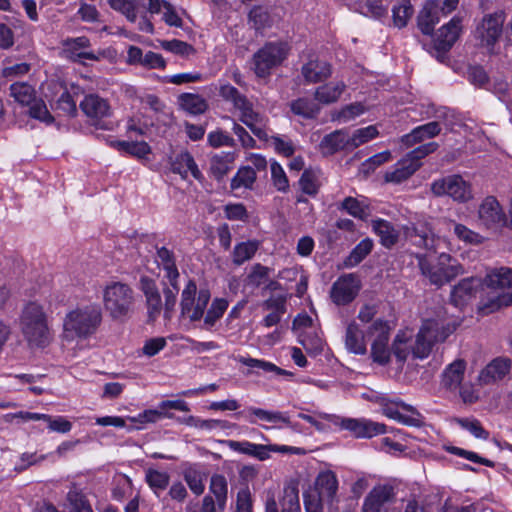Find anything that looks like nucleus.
<instances>
[{"instance_id": "59", "label": "nucleus", "mask_w": 512, "mask_h": 512, "mask_svg": "<svg viewBox=\"0 0 512 512\" xmlns=\"http://www.w3.org/2000/svg\"><path fill=\"white\" fill-rule=\"evenodd\" d=\"M291 109L295 114L306 118H313L319 112V108L308 99H298L294 101L291 104Z\"/></svg>"}, {"instance_id": "17", "label": "nucleus", "mask_w": 512, "mask_h": 512, "mask_svg": "<svg viewBox=\"0 0 512 512\" xmlns=\"http://www.w3.org/2000/svg\"><path fill=\"white\" fill-rule=\"evenodd\" d=\"M511 360L497 357L490 361L479 373L477 381L480 385H491L503 380L511 370Z\"/></svg>"}, {"instance_id": "45", "label": "nucleus", "mask_w": 512, "mask_h": 512, "mask_svg": "<svg viewBox=\"0 0 512 512\" xmlns=\"http://www.w3.org/2000/svg\"><path fill=\"white\" fill-rule=\"evenodd\" d=\"M299 448L285 445H263L252 443L250 456L264 461L270 457L271 452H293L298 453Z\"/></svg>"}, {"instance_id": "10", "label": "nucleus", "mask_w": 512, "mask_h": 512, "mask_svg": "<svg viewBox=\"0 0 512 512\" xmlns=\"http://www.w3.org/2000/svg\"><path fill=\"white\" fill-rule=\"evenodd\" d=\"M435 142L421 145L408 153L404 158L399 160L390 170H388L384 179L387 183L399 184L407 180L420 167V160L426 155L437 149Z\"/></svg>"}, {"instance_id": "24", "label": "nucleus", "mask_w": 512, "mask_h": 512, "mask_svg": "<svg viewBox=\"0 0 512 512\" xmlns=\"http://www.w3.org/2000/svg\"><path fill=\"white\" fill-rule=\"evenodd\" d=\"M415 336L413 331L408 328L397 332L392 343V353L399 364V368H402L408 356L412 354Z\"/></svg>"}, {"instance_id": "42", "label": "nucleus", "mask_w": 512, "mask_h": 512, "mask_svg": "<svg viewBox=\"0 0 512 512\" xmlns=\"http://www.w3.org/2000/svg\"><path fill=\"white\" fill-rule=\"evenodd\" d=\"M252 416L268 423H289L288 416L279 411H268L261 408L249 407L247 409V420L254 424L256 420L253 419Z\"/></svg>"}, {"instance_id": "63", "label": "nucleus", "mask_w": 512, "mask_h": 512, "mask_svg": "<svg viewBox=\"0 0 512 512\" xmlns=\"http://www.w3.org/2000/svg\"><path fill=\"white\" fill-rule=\"evenodd\" d=\"M269 276V268L261 264L252 266L250 273L247 276V284L252 287H259Z\"/></svg>"}, {"instance_id": "52", "label": "nucleus", "mask_w": 512, "mask_h": 512, "mask_svg": "<svg viewBox=\"0 0 512 512\" xmlns=\"http://www.w3.org/2000/svg\"><path fill=\"white\" fill-rule=\"evenodd\" d=\"M109 4L114 10L123 13L131 22L136 20L137 8L142 6L138 0H109Z\"/></svg>"}, {"instance_id": "49", "label": "nucleus", "mask_w": 512, "mask_h": 512, "mask_svg": "<svg viewBox=\"0 0 512 512\" xmlns=\"http://www.w3.org/2000/svg\"><path fill=\"white\" fill-rule=\"evenodd\" d=\"M365 110L366 108L363 104L359 102L352 103L333 113L332 120L338 121L340 123H346L362 115Z\"/></svg>"}, {"instance_id": "35", "label": "nucleus", "mask_w": 512, "mask_h": 512, "mask_svg": "<svg viewBox=\"0 0 512 512\" xmlns=\"http://www.w3.org/2000/svg\"><path fill=\"white\" fill-rule=\"evenodd\" d=\"M465 369L466 363L461 359L449 364L442 374L443 386L451 391L457 390L463 380Z\"/></svg>"}, {"instance_id": "56", "label": "nucleus", "mask_w": 512, "mask_h": 512, "mask_svg": "<svg viewBox=\"0 0 512 512\" xmlns=\"http://www.w3.org/2000/svg\"><path fill=\"white\" fill-rule=\"evenodd\" d=\"M361 13L367 17L380 19L387 14V7L382 0H366L361 6Z\"/></svg>"}, {"instance_id": "28", "label": "nucleus", "mask_w": 512, "mask_h": 512, "mask_svg": "<svg viewBox=\"0 0 512 512\" xmlns=\"http://www.w3.org/2000/svg\"><path fill=\"white\" fill-rule=\"evenodd\" d=\"M436 1L428 0L418 15V27L425 35H431L443 16Z\"/></svg>"}, {"instance_id": "30", "label": "nucleus", "mask_w": 512, "mask_h": 512, "mask_svg": "<svg viewBox=\"0 0 512 512\" xmlns=\"http://www.w3.org/2000/svg\"><path fill=\"white\" fill-rule=\"evenodd\" d=\"M442 225L445 230L453 231L456 238L466 245H479L484 241V237L479 233L471 230L461 223L456 222L455 220L444 218L442 220Z\"/></svg>"}, {"instance_id": "33", "label": "nucleus", "mask_w": 512, "mask_h": 512, "mask_svg": "<svg viewBox=\"0 0 512 512\" xmlns=\"http://www.w3.org/2000/svg\"><path fill=\"white\" fill-rule=\"evenodd\" d=\"M172 171L181 175L183 178H186L188 173L197 180L203 178L194 158L187 151L181 152L176 156L175 160L172 162Z\"/></svg>"}, {"instance_id": "38", "label": "nucleus", "mask_w": 512, "mask_h": 512, "mask_svg": "<svg viewBox=\"0 0 512 512\" xmlns=\"http://www.w3.org/2000/svg\"><path fill=\"white\" fill-rule=\"evenodd\" d=\"M371 225L373 231L379 236L383 246L390 248L397 243L399 233L390 222L383 219H375L372 220Z\"/></svg>"}, {"instance_id": "1", "label": "nucleus", "mask_w": 512, "mask_h": 512, "mask_svg": "<svg viewBox=\"0 0 512 512\" xmlns=\"http://www.w3.org/2000/svg\"><path fill=\"white\" fill-rule=\"evenodd\" d=\"M179 319L183 323L198 326L206 331H212L228 308V301L215 298L211 302V292L207 288H198L195 281L190 279L185 284L180 295Z\"/></svg>"}, {"instance_id": "36", "label": "nucleus", "mask_w": 512, "mask_h": 512, "mask_svg": "<svg viewBox=\"0 0 512 512\" xmlns=\"http://www.w3.org/2000/svg\"><path fill=\"white\" fill-rule=\"evenodd\" d=\"M331 73L330 65L318 59L310 60L302 67V75L310 83L323 81L330 77Z\"/></svg>"}, {"instance_id": "6", "label": "nucleus", "mask_w": 512, "mask_h": 512, "mask_svg": "<svg viewBox=\"0 0 512 512\" xmlns=\"http://www.w3.org/2000/svg\"><path fill=\"white\" fill-rule=\"evenodd\" d=\"M455 329L453 322L443 316L423 320L415 336L412 356L420 360L426 359L432 352L434 345L444 342Z\"/></svg>"}, {"instance_id": "2", "label": "nucleus", "mask_w": 512, "mask_h": 512, "mask_svg": "<svg viewBox=\"0 0 512 512\" xmlns=\"http://www.w3.org/2000/svg\"><path fill=\"white\" fill-rule=\"evenodd\" d=\"M407 236L412 242L429 250L426 254L416 256L421 273L429 282L436 286H442L455 277L464 273V268L448 253L437 254L434 247V236L429 231H419L412 228L407 231Z\"/></svg>"}, {"instance_id": "3", "label": "nucleus", "mask_w": 512, "mask_h": 512, "mask_svg": "<svg viewBox=\"0 0 512 512\" xmlns=\"http://www.w3.org/2000/svg\"><path fill=\"white\" fill-rule=\"evenodd\" d=\"M19 329L31 349H44L51 344L54 333L48 307L38 301L26 303L19 315Z\"/></svg>"}, {"instance_id": "12", "label": "nucleus", "mask_w": 512, "mask_h": 512, "mask_svg": "<svg viewBox=\"0 0 512 512\" xmlns=\"http://www.w3.org/2000/svg\"><path fill=\"white\" fill-rule=\"evenodd\" d=\"M435 196H448L458 203H467L474 198L472 184L459 174H452L437 179L431 184Z\"/></svg>"}, {"instance_id": "20", "label": "nucleus", "mask_w": 512, "mask_h": 512, "mask_svg": "<svg viewBox=\"0 0 512 512\" xmlns=\"http://www.w3.org/2000/svg\"><path fill=\"white\" fill-rule=\"evenodd\" d=\"M486 286L485 280L469 277L461 280L451 291V301L456 307H462L475 297L479 288Z\"/></svg>"}, {"instance_id": "57", "label": "nucleus", "mask_w": 512, "mask_h": 512, "mask_svg": "<svg viewBox=\"0 0 512 512\" xmlns=\"http://www.w3.org/2000/svg\"><path fill=\"white\" fill-rule=\"evenodd\" d=\"M210 490L215 495L219 505H224L227 497V481L223 475H213Z\"/></svg>"}, {"instance_id": "51", "label": "nucleus", "mask_w": 512, "mask_h": 512, "mask_svg": "<svg viewBox=\"0 0 512 512\" xmlns=\"http://www.w3.org/2000/svg\"><path fill=\"white\" fill-rule=\"evenodd\" d=\"M184 479L194 494L201 495L204 492L205 475L200 470L194 467L188 468L184 473Z\"/></svg>"}, {"instance_id": "58", "label": "nucleus", "mask_w": 512, "mask_h": 512, "mask_svg": "<svg viewBox=\"0 0 512 512\" xmlns=\"http://www.w3.org/2000/svg\"><path fill=\"white\" fill-rule=\"evenodd\" d=\"M392 158L391 152L389 150L382 151L380 153H377L367 160H365L361 164V171L365 174H369L373 172L377 167L381 166L382 164L389 162Z\"/></svg>"}, {"instance_id": "14", "label": "nucleus", "mask_w": 512, "mask_h": 512, "mask_svg": "<svg viewBox=\"0 0 512 512\" xmlns=\"http://www.w3.org/2000/svg\"><path fill=\"white\" fill-rule=\"evenodd\" d=\"M389 323L383 319H377L368 327L366 334L371 337V357L375 363L386 365L390 361L392 348L388 346L390 337Z\"/></svg>"}, {"instance_id": "23", "label": "nucleus", "mask_w": 512, "mask_h": 512, "mask_svg": "<svg viewBox=\"0 0 512 512\" xmlns=\"http://www.w3.org/2000/svg\"><path fill=\"white\" fill-rule=\"evenodd\" d=\"M83 113L91 120L97 121L111 115L108 101L97 94H89L80 102Z\"/></svg>"}, {"instance_id": "39", "label": "nucleus", "mask_w": 512, "mask_h": 512, "mask_svg": "<svg viewBox=\"0 0 512 512\" xmlns=\"http://www.w3.org/2000/svg\"><path fill=\"white\" fill-rule=\"evenodd\" d=\"M157 263L165 270V276L170 285L176 289L179 272L175 265L173 253L165 247L159 248L157 250Z\"/></svg>"}, {"instance_id": "48", "label": "nucleus", "mask_w": 512, "mask_h": 512, "mask_svg": "<svg viewBox=\"0 0 512 512\" xmlns=\"http://www.w3.org/2000/svg\"><path fill=\"white\" fill-rule=\"evenodd\" d=\"M159 45L163 50L182 57H188L195 53V49L192 45L177 39L161 40L159 41Z\"/></svg>"}, {"instance_id": "50", "label": "nucleus", "mask_w": 512, "mask_h": 512, "mask_svg": "<svg viewBox=\"0 0 512 512\" xmlns=\"http://www.w3.org/2000/svg\"><path fill=\"white\" fill-rule=\"evenodd\" d=\"M378 134L379 132L375 125H369L355 130L352 135H349L350 149H355L360 145L367 143L368 141L376 138Z\"/></svg>"}, {"instance_id": "46", "label": "nucleus", "mask_w": 512, "mask_h": 512, "mask_svg": "<svg viewBox=\"0 0 512 512\" xmlns=\"http://www.w3.org/2000/svg\"><path fill=\"white\" fill-rule=\"evenodd\" d=\"M413 7L409 0H401L392 8L393 24L397 28L407 25L413 15Z\"/></svg>"}, {"instance_id": "37", "label": "nucleus", "mask_w": 512, "mask_h": 512, "mask_svg": "<svg viewBox=\"0 0 512 512\" xmlns=\"http://www.w3.org/2000/svg\"><path fill=\"white\" fill-rule=\"evenodd\" d=\"M320 149L325 154H332L338 150L350 149V138L345 130H336L326 135L320 142Z\"/></svg>"}, {"instance_id": "44", "label": "nucleus", "mask_w": 512, "mask_h": 512, "mask_svg": "<svg viewBox=\"0 0 512 512\" xmlns=\"http://www.w3.org/2000/svg\"><path fill=\"white\" fill-rule=\"evenodd\" d=\"M256 181V172L249 166H244L238 169L235 176L232 178L230 187L233 191L239 189H252Z\"/></svg>"}, {"instance_id": "5", "label": "nucleus", "mask_w": 512, "mask_h": 512, "mask_svg": "<svg viewBox=\"0 0 512 512\" xmlns=\"http://www.w3.org/2000/svg\"><path fill=\"white\" fill-rule=\"evenodd\" d=\"M219 95L233 104L239 112V119L260 140L268 139L267 119L264 115L255 111L253 104L241 94L234 86L227 82H219Z\"/></svg>"}, {"instance_id": "29", "label": "nucleus", "mask_w": 512, "mask_h": 512, "mask_svg": "<svg viewBox=\"0 0 512 512\" xmlns=\"http://www.w3.org/2000/svg\"><path fill=\"white\" fill-rule=\"evenodd\" d=\"M338 490L336 474L330 470L322 471L315 481V489L310 493H318L321 498L331 502Z\"/></svg>"}, {"instance_id": "47", "label": "nucleus", "mask_w": 512, "mask_h": 512, "mask_svg": "<svg viewBox=\"0 0 512 512\" xmlns=\"http://www.w3.org/2000/svg\"><path fill=\"white\" fill-rule=\"evenodd\" d=\"M64 512H93L86 498L77 491H69Z\"/></svg>"}, {"instance_id": "61", "label": "nucleus", "mask_w": 512, "mask_h": 512, "mask_svg": "<svg viewBox=\"0 0 512 512\" xmlns=\"http://www.w3.org/2000/svg\"><path fill=\"white\" fill-rule=\"evenodd\" d=\"M162 418H172V414H166L163 412V410H157V409H148L144 410L143 412L139 413L135 417H130L129 419L133 422H138L141 424L146 423H156Z\"/></svg>"}, {"instance_id": "4", "label": "nucleus", "mask_w": 512, "mask_h": 512, "mask_svg": "<svg viewBox=\"0 0 512 512\" xmlns=\"http://www.w3.org/2000/svg\"><path fill=\"white\" fill-rule=\"evenodd\" d=\"M102 311L97 304L76 306L63 318V338L68 341L86 340L93 336L102 323Z\"/></svg>"}, {"instance_id": "19", "label": "nucleus", "mask_w": 512, "mask_h": 512, "mask_svg": "<svg viewBox=\"0 0 512 512\" xmlns=\"http://www.w3.org/2000/svg\"><path fill=\"white\" fill-rule=\"evenodd\" d=\"M478 217L483 225L488 228L504 226L506 223L505 213L494 196H487L480 204Z\"/></svg>"}, {"instance_id": "41", "label": "nucleus", "mask_w": 512, "mask_h": 512, "mask_svg": "<svg viewBox=\"0 0 512 512\" xmlns=\"http://www.w3.org/2000/svg\"><path fill=\"white\" fill-rule=\"evenodd\" d=\"M145 481L156 497L167 489L170 482V475L166 471L149 468L145 471Z\"/></svg>"}, {"instance_id": "15", "label": "nucleus", "mask_w": 512, "mask_h": 512, "mask_svg": "<svg viewBox=\"0 0 512 512\" xmlns=\"http://www.w3.org/2000/svg\"><path fill=\"white\" fill-rule=\"evenodd\" d=\"M289 47L285 43H269L254 55L255 73L258 77H266L270 70L282 63L287 57Z\"/></svg>"}, {"instance_id": "16", "label": "nucleus", "mask_w": 512, "mask_h": 512, "mask_svg": "<svg viewBox=\"0 0 512 512\" xmlns=\"http://www.w3.org/2000/svg\"><path fill=\"white\" fill-rule=\"evenodd\" d=\"M360 290V282L353 274L339 277L332 285L330 297L336 305L352 302Z\"/></svg>"}, {"instance_id": "21", "label": "nucleus", "mask_w": 512, "mask_h": 512, "mask_svg": "<svg viewBox=\"0 0 512 512\" xmlns=\"http://www.w3.org/2000/svg\"><path fill=\"white\" fill-rule=\"evenodd\" d=\"M151 14L162 13V20L169 26L182 27L183 21L175 8L165 0H138Z\"/></svg>"}, {"instance_id": "40", "label": "nucleus", "mask_w": 512, "mask_h": 512, "mask_svg": "<svg viewBox=\"0 0 512 512\" xmlns=\"http://www.w3.org/2000/svg\"><path fill=\"white\" fill-rule=\"evenodd\" d=\"M259 247L260 242L258 240H247L237 243L231 254L233 264L240 266L251 260Z\"/></svg>"}, {"instance_id": "60", "label": "nucleus", "mask_w": 512, "mask_h": 512, "mask_svg": "<svg viewBox=\"0 0 512 512\" xmlns=\"http://www.w3.org/2000/svg\"><path fill=\"white\" fill-rule=\"evenodd\" d=\"M299 185L304 193L308 195L316 194L319 187L317 173L312 170H305L299 180Z\"/></svg>"}, {"instance_id": "53", "label": "nucleus", "mask_w": 512, "mask_h": 512, "mask_svg": "<svg viewBox=\"0 0 512 512\" xmlns=\"http://www.w3.org/2000/svg\"><path fill=\"white\" fill-rule=\"evenodd\" d=\"M342 208L353 217L362 220L366 219L370 214L369 207L364 201L352 197H348L343 201Z\"/></svg>"}, {"instance_id": "54", "label": "nucleus", "mask_w": 512, "mask_h": 512, "mask_svg": "<svg viewBox=\"0 0 512 512\" xmlns=\"http://www.w3.org/2000/svg\"><path fill=\"white\" fill-rule=\"evenodd\" d=\"M271 181L273 186L280 192L289 190V180L283 167L276 161L270 163Z\"/></svg>"}, {"instance_id": "8", "label": "nucleus", "mask_w": 512, "mask_h": 512, "mask_svg": "<svg viewBox=\"0 0 512 512\" xmlns=\"http://www.w3.org/2000/svg\"><path fill=\"white\" fill-rule=\"evenodd\" d=\"M485 283L487 288L493 290L512 286V269L501 267L499 269L492 270L486 275ZM510 305H512V291H495L492 296L488 297L486 300H482L480 310L484 314H489L503 306Z\"/></svg>"}, {"instance_id": "13", "label": "nucleus", "mask_w": 512, "mask_h": 512, "mask_svg": "<svg viewBox=\"0 0 512 512\" xmlns=\"http://www.w3.org/2000/svg\"><path fill=\"white\" fill-rule=\"evenodd\" d=\"M10 95L21 105L29 106V115L46 124L53 122V117L42 100L35 99L33 87L24 82L14 83L10 87Z\"/></svg>"}, {"instance_id": "26", "label": "nucleus", "mask_w": 512, "mask_h": 512, "mask_svg": "<svg viewBox=\"0 0 512 512\" xmlns=\"http://www.w3.org/2000/svg\"><path fill=\"white\" fill-rule=\"evenodd\" d=\"M393 496V488L388 485L375 486L366 496L362 512H381L383 505Z\"/></svg>"}, {"instance_id": "11", "label": "nucleus", "mask_w": 512, "mask_h": 512, "mask_svg": "<svg viewBox=\"0 0 512 512\" xmlns=\"http://www.w3.org/2000/svg\"><path fill=\"white\" fill-rule=\"evenodd\" d=\"M318 417L331 422L341 430L348 431L355 438H372L387 432L384 424L366 418H349L329 414L319 415Z\"/></svg>"}, {"instance_id": "43", "label": "nucleus", "mask_w": 512, "mask_h": 512, "mask_svg": "<svg viewBox=\"0 0 512 512\" xmlns=\"http://www.w3.org/2000/svg\"><path fill=\"white\" fill-rule=\"evenodd\" d=\"M179 104L183 110L192 115L202 114L208 108V104L203 97L191 93L180 95Z\"/></svg>"}, {"instance_id": "64", "label": "nucleus", "mask_w": 512, "mask_h": 512, "mask_svg": "<svg viewBox=\"0 0 512 512\" xmlns=\"http://www.w3.org/2000/svg\"><path fill=\"white\" fill-rule=\"evenodd\" d=\"M373 242L370 239L362 240L357 246L353 249L349 256L350 264H358L361 262L372 250Z\"/></svg>"}, {"instance_id": "55", "label": "nucleus", "mask_w": 512, "mask_h": 512, "mask_svg": "<svg viewBox=\"0 0 512 512\" xmlns=\"http://www.w3.org/2000/svg\"><path fill=\"white\" fill-rule=\"evenodd\" d=\"M44 418L41 420L47 422V427L50 432L61 434L69 433L73 427L72 423L64 416H50L43 414Z\"/></svg>"}, {"instance_id": "7", "label": "nucleus", "mask_w": 512, "mask_h": 512, "mask_svg": "<svg viewBox=\"0 0 512 512\" xmlns=\"http://www.w3.org/2000/svg\"><path fill=\"white\" fill-rule=\"evenodd\" d=\"M102 303L109 317L123 322L133 312L135 293L130 285L121 281H110L102 289Z\"/></svg>"}, {"instance_id": "31", "label": "nucleus", "mask_w": 512, "mask_h": 512, "mask_svg": "<svg viewBox=\"0 0 512 512\" xmlns=\"http://www.w3.org/2000/svg\"><path fill=\"white\" fill-rule=\"evenodd\" d=\"M345 346L351 353L363 355L366 353L365 334L355 321H351L346 328Z\"/></svg>"}, {"instance_id": "22", "label": "nucleus", "mask_w": 512, "mask_h": 512, "mask_svg": "<svg viewBox=\"0 0 512 512\" xmlns=\"http://www.w3.org/2000/svg\"><path fill=\"white\" fill-rule=\"evenodd\" d=\"M461 22V18L455 16L438 30L435 40L438 50L447 51L455 44L462 33Z\"/></svg>"}, {"instance_id": "34", "label": "nucleus", "mask_w": 512, "mask_h": 512, "mask_svg": "<svg viewBox=\"0 0 512 512\" xmlns=\"http://www.w3.org/2000/svg\"><path fill=\"white\" fill-rule=\"evenodd\" d=\"M346 89L343 81H331L319 86L314 93L315 100L321 104H332L336 102Z\"/></svg>"}, {"instance_id": "18", "label": "nucleus", "mask_w": 512, "mask_h": 512, "mask_svg": "<svg viewBox=\"0 0 512 512\" xmlns=\"http://www.w3.org/2000/svg\"><path fill=\"white\" fill-rule=\"evenodd\" d=\"M375 401L380 405L381 411L386 417L402 424L414 425L415 419L413 417L401 413V410L414 413V408L411 405L398 399H389L384 395L376 396Z\"/></svg>"}, {"instance_id": "62", "label": "nucleus", "mask_w": 512, "mask_h": 512, "mask_svg": "<svg viewBox=\"0 0 512 512\" xmlns=\"http://www.w3.org/2000/svg\"><path fill=\"white\" fill-rule=\"evenodd\" d=\"M7 376L12 379L9 391H21L23 386L33 384L42 378V375L33 374H9Z\"/></svg>"}, {"instance_id": "25", "label": "nucleus", "mask_w": 512, "mask_h": 512, "mask_svg": "<svg viewBox=\"0 0 512 512\" xmlns=\"http://www.w3.org/2000/svg\"><path fill=\"white\" fill-rule=\"evenodd\" d=\"M110 145L117 149L119 152L132 156L139 161L146 163L150 161L152 149L145 141H120L114 140Z\"/></svg>"}, {"instance_id": "9", "label": "nucleus", "mask_w": 512, "mask_h": 512, "mask_svg": "<svg viewBox=\"0 0 512 512\" xmlns=\"http://www.w3.org/2000/svg\"><path fill=\"white\" fill-rule=\"evenodd\" d=\"M505 13L495 11L486 14L476 25L474 39L476 45L489 55L497 53L499 40L503 33Z\"/></svg>"}, {"instance_id": "27", "label": "nucleus", "mask_w": 512, "mask_h": 512, "mask_svg": "<svg viewBox=\"0 0 512 512\" xmlns=\"http://www.w3.org/2000/svg\"><path fill=\"white\" fill-rule=\"evenodd\" d=\"M90 46V41L87 37H77L73 39H67L64 42V52L67 57L74 60L83 62V60H99V56L92 52L85 51Z\"/></svg>"}, {"instance_id": "32", "label": "nucleus", "mask_w": 512, "mask_h": 512, "mask_svg": "<svg viewBox=\"0 0 512 512\" xmlns=\"http://www.w3.org/2000/svg\"><path fill=\"white\" fill-rule=\"evenodd\" d=\"M441 132L439 122L432 121L414 128L411 133L402 136L401 142L407 147L412 146L425 139L437 136Z\"/></svg>"}]
</instances>
